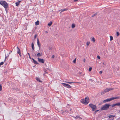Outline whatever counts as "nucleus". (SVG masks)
Returning a JSON list of instances; mask_svg holds the SVG:
<instances>
[{
  "mask_svg": "<svg viewBox=\"0 0 120 120\" xmlns=\"http://www.w3.org/2000/svg\"><path fill=\"white\" fill-rule=\"evenodd\" d=\"M32 60H33V61H34V60L33 58H32Z\"/></svg>",
  "mask_w": 120,
  "mask_h": 120,
  "instance_id": "obj_48",
  "label": "nucleus"
},
{
  "mask_svg": "<svg viewBox=\"0 0 120 120\" xmlns=\"http://www.w3.org/2000/svg\"><path fill=\"white\" fill-rule=\"evenodd\" d=\"M77 116H76L75 118H77Z\"/></svg>",
  "mask_w": 120,
  "mask_h": 120,
  "instance_id": "obj_51",
  "label": "nucleus"
},
{
  "mask_svg": "<svg viewBox=\"0 0 120 120\" xmlns=\"http://www.w3.org/2000/svg\"><path fill=\"white\" fill-rule=\"evenodd\" d=\"M38 60L39 62L40 63H44V60L43 59H41L39 58H38Z\"/></svg>",
  "mask_w": 120,
  "mask_h": 120,
  "instance_id": "obj_7",
  "label": "nucleus"
},
{
  "mask_svg": "<svg viewBox=\"0 0 120 120\" xmlns=\"http://www.w3.org/2000/svg\"><path fill=\"white\" fill-rule=\"evenodd\" d=\"M116 106H117V104L116 103L115 104H113L112 105V107H113Z\"/></svg>",
  "mask_w": 120,
  "mask_h": 120,
  "instance_id": "obj_23",
  "label": "nucleus"
},
{
  "mask_svg": "<svg viewBox=\"0 0 120 120\" xmlns=\"http://www.w3.org/2000/svg\"><path fill=\"white\" fill-rule=\"evenodd\" d=\"M102 72V71H100L99 73L100 74H101Z\"/></svg>",
  "mask_w": 120,
  "mask_h": 120,
  "instance_id": "obj_39",
  "label": "nucleus"
},
{
  "mask_svg": "<svg viewBox=\"0 0 120 120\" xmlns=\"http://www.w3.org/2000/svg\"><path fill=\"white\" fill-rule=\"evenodd\" d=\"M75 25L74 24H72L71 25V27L72 28H74L75 27Z\"/></svg>",
  "mask_w": 120,
  "mask_h": 120,
  "instance_id": "obj_21",
  "label": "nucleus"
},
{
  "mask_svg": "<svg viewBox=\"0 0 120 120\" xmlns=\"http://www.w3.org/2000/svg\"><path fill=\"white\" fill-rule=\"evenodd\" d=\"M90 42H87V43H86V45H87V46H88L90 43Z\"/></svg>",
  "mask_w": 120,
  "mask_h": 120,
  "instance_id": "obj_28",
  "label": "nucleus"
},
{
  "mask_svg": "<svg viewBox=\"0 0 120 120\" xmlns=\"http://www.w3.org/2000/svg\"><path fill=\"white\" fill-rule=\"evenodd\" d=\"M65 112L66 113H67V112H69V110H66L64 111V112H62V114L63 115H65V114H64V112Z\"/></svg>",
  "mask_w": 120,
  "mask_h": 120,
  "instance_id": "obj_11",
  "label": "nucleus"
},
{
  "mask_svg": "<svg viewBox=\"0 0 120 120\" xmlns=\"http://www.w3.org/2000/svg\"><path fill=\"white\" fill-rule=\"evenodd\" d=\"M37 56L38 57V58H39L42 55V53H38L37 55Z\"/></svg>",
  "mask_w": 120,
  "mask_h": 120,
  "instance_id": "obj_14",
  "label": "nucleus"
},
{
  "mask_svg": "<svg viewBox=\"0 0 120 120\" xmlns=\"http://www.w3.org/2000/svg\"><path fill=\"white\" fill-rule=\"evenodd\" d=\"M76 58H75L73 61V62L74 63H76Z\"/></svg>",
  "mask_w": 120,
  "mask_h": 120,
  "instance_id": "obj_30",
  "label": "nucleus"
},
{
  "mask_svg": "<svg viewBox=\"0 0 120 120\" xmlns=\"http://www.w3.org/2000/svg\"><path fill=\"white\" fill-rule=\"evenodd\" d=\"M68 10V9L66 8L65 9H63H63H61V10H60V11H61L60 13H61V12H62L63 11H65L67 10Z\"/></svg>",
  "mask_w": 120,
  "mask_h": 120,
  "instance_id": "obj_18",
  "label": "nucleus"
},
{
  "mask_svg": "<svg viewBox=\"0 0 120 120\" xmlns=\"http://www.w3.org/2000/svg\"><path fill=\"white\" fill-rule=\"evenodd\" d=\"M4 64L3 62H2L0 63V66L1 65H3Z\"/></svg>",
  "mask_w": 120,
  "mask_h": 120,
  "instance_id": "obj_32",
  "label": "nucleus"
},
{
  "mask_svg": "<svg viewBox=\"0 0 120 120\" xmlns=\"http://www.w3.org/2000/svg\"><path fill=\"white\" fill-rule=\"evenodd\" d=\"M119 112H120V110L119 111Z\"/></svg>",
  "mask_w": 120,
  "mask_h": 120,
  "instance_id": "obj_54",
  "label": "nucleus"
},
{
  "mask_svg": "<svg viewBox=\"0 0 120 120\" xmlns=\"http://www.w3.org/2000/svg\"><path fill=\"white\" fill-rule=\"evenodd\" d=\"M28 55L29 56H30V54H29V53H28Z\"/></svg>",
  "mask_w": 120,
  "mask_h": 120,
  "instance_id": "obj_47",
  "label": "nucleus"
},
{
  "mask_svg": "<svg viewBox=\"0 0 120 120\" xmlns=\"http://www.w3.org/2000/svg\"><path fill=\"white\" fill-rule=\"evenodd\" d=\"M52 23V22H50V23H48V25L49 26H50L51 25Z\"/></svg>",
  "mask_w": 120,
  "mask_h": 120,
  "instance_id": "obj_24",
  "label": "nucleus"
},
{
  "mask_svg": "<svg viewBox=\"0 0 120 120\" xmlns=\"http://www.w3.org/2000/svg\"><path fill=\"white\" fill-rule=\"evenodd\" d=\"M111 105L108 104H105L101 108V109L102 110H107L109 108V107Z\"/></svg>",
  "mask_w": 120,
  "mask_h": 120,
  "instance_id": "obj_2",
  "label": "nucleus"
},
{
  "mask_svg": "<svg viewBox=\"0 0 120 120\" xmlns=\"http://www.w3.org/2000/svg\"><path fill=\"white\" fill-rule=\"evenodd\" d=\"M102 65H105V64H104V63H102Z\"/></svg>",
  "mask_w": 120,
  "mask_h": 120,
  "instance_id": "obj_46",
  "label": "nucleus"
},
{
  "mask_svg": "<svg viewBox=\"0 0 120 120\" xmlns=\"http://www.w3.org/2000/svg\"><path fill=\"white\" fill-rule=\"evenodd\" d=\"M52 49V47H49V49L50 50H51Z\"/></svg>",
  "mask_w": 120,
  "mask_h": 120,
  "instance_id": "obj_40",
  "label": "nucleus"
},
{
  "mask_svg": "<svg viewBox=\"0 0 120 120\" xmlns=\"http://www.w3.org/2000/svg\"><path fill=\"white\" fill-rule=\"evenodd\" d=\"M37 43L38 46L39 48V49H40V48L41 47V44L39 42L38 38H37Z\"/></svg>",
  "mask_w": 120,
  "mask_h": 120,
  "instance_id": "obj_8",
  "label": "nucleus"
},
{
  "mask_svg": "<svg viewBox=\"0 0 120 120\" xmlns=\"http://www.w3.org/2000/svg\"><path fill=\"white\" fill-rule=\"evenodd\" d=\"M34 63L35 64H38V63L35 60H34L33 61Z\"/></svg>",
  "mask_w": 120,
  "mask_h": 120,
  "instance_id": "obj_25",
  "label": "nucleus"
},
{
  "mask_svg": "<svg viewBox=\"0 0 120 120\" xmlns=\"http://www.w3.org/2000/svg\"><path fill=\"white\" fill-rule=\"evenodd\" d=\"M55 56L54 55H52V58H54Z\"/></svg>",
  "mask_w": 120,
  "mask_h": 120,
  "instance_id": "obj_42",
  "label": "nucleus"
},
{
  "mask_svg": "<svg viewBox=\"0 0 120 120\" xmlns=\"http://www.w3.org/2000/svg\"><path fill=\"white\" fill-rule=\"evenodd\" d=\"M81 102L85 105L87 104L89 102V98L88 97H86L85 99H83L81 101Z\"/></svg>",
  "mask_w": 120,
  "mask_h": 120,
  "instance_id": "obj_1",
  "label": "nucleus"
},
{
  "mask_svg": "<svg viewBox=\"0 0 120 120\" xmlns=\"http://www.w3.org/2000/svg\"><path fill=\"white\" fill-rule=\"evenodd\" d=\"M0 4L3 6L5 8H7L8 6V4L5 1H0Z\"/></svg>",
  "mask_w": 120,
  "mask_h": 120,
  "instance_id": "obj_3",
  "label": "nucleus"
},
{
  "mask_svg": "<svg viewBox=\"0 0 120 120\" xmlns=\"http://www.w3.org/2000/svg\"><path fill=\"white\" fill-rule=\"evenodd\" d=\"M97 14V13H96L95 14L93 15H92V16L93 17L94 16H95V15H96Z\"/></svg>",
  "mask_w": 120,
  "mask_h": 120,
  "instance_id": "obj_35",
  "label": "nucleus"
},
{
  "mask_svg": "<svg viewBox=\"0 0 120 120\" xmlns=\"http://www.w3.org/2000/svg\"><path fill=\"white\" fill-rule=\"evenodd\" d=\"M92 69V68L91 67H90L89 68V71H91Z\"/></svg>",
  "mask_w": 120,
  "mask_h": 120,
  "instance_id": "obj_31",
  "label": "nucleus"
},
{
  "mask_svg": "<svg viewBox=\"0 0 120 120\" xmlns=\"http://www.w3.org/2000/svg\"><path fill=\"white\" fill-rule=\"evenodd\" d=\"M17 48L18 50L17 52L19 54L20 56H21V55L20 49L18 47H17Z\"/></svg>",
  "mask_w": 120,
  "mask_h": 120,
  "instance_id": "obj_9",
  "label": "nucleus"
},
{
  "mask_svg": "<svg viewBox=\"0 0 120 120\" xmlns=\"http://www.w3.org/2000/svg\"><path fill=\"white\" fill-rule=\"evenodd\" d=\"M71 109H70V110L71 111Z\"/></svg>",
  "mask_w": 120,
  "mask_h": 120,
  "instance_id": "obj_53",
  "label": "nucleus"
},
{
  "mask_svg": "<svg viewBox=\"0 0 120 120\" xmlns=\"http://www.w3.org/2000/svg\"><path fill=\"white\" fill-rule=\"evenodd\" d=\"M78 0H74V1L75 2H76V1H78Z\"/></svg>",
  "mask_w": 120,
  "mask_h": 120,
  "instance_id": "obj_44",
  "label": "nucleus"
},
{
  "mask_svg": "<svg viewBox=\"0 0 120 120\" xmlns=\"http://www.w3.org/2000/svg\"><path fill=\"white\" fill-rule=\"evenodd\" d=\"M31 46L32 47V51L33 52L34 51V43H33L31 44Z\"/></svg>",
  "mask_w": 120,
  "mask_h": 120,
  "instance_id": "obj_12",
  "label": "nucleus"
},
{
  "mask_svg": "<svg viewBox=\"0 0 120 120\" xmlns=\"http://www.w3.org/2000/svg\"><path fill=\"white\" fill-rule=\"evenodd\" d=\"M83 61L84 62H85L86 61V59H84L83 60Z\"/></svg>",
  "mask_w": 120,
  "mask_h": 120,
  "instance_id": "obj_41",
  "label": "nucleus"
},
{
  "mask_svg": "<svg viewBox=\"0 0 120 120\" xmlns=\"http://www.w3.org/2000/svg\"><path fill=\"white\" fill-rule=\"evenodd\" d=\"M110 41H112V40H113V37H112V36H110Z\"/></svg>",
  "mask_w": 120,
  "mask_h": 120,
  "instance_id": "obj_26",
  "label": "nucleus"
},
{
  "mask_svg": "<svg viewBox=\"0 0 120 120\" xmlns=\"http://www.w3.org/2000/svg\"><path fill=\"white\" fill-rule=\"evenodd\" d=\"M36 79L37 81H38L39 82H42L40 80V79L39 78L37 77L36 78Z\"/></svg>",
  "mask_w": 120,
  "mask_h": 120,
  "instance_id": "obj_19",
  "label": "nucleus"
},
{
  "mask_svg": "<svg viewBox=\"0 0 120 120\" xmlns=\"http://www.w3.org/2000/svg\"><path fill=\"white\" fill-rule=\"evenodd\" d=\"M114 89L113 88H106L105 89V90H112Z\"/></svg>",
  "mask_w": 120,
  "mask_h": 120,
  "instance_id": "obj_16",
  "label": "nucleus"
},
{
  "mask_svg": "<svg viewBox=\"0 0 120 120\" xmlns=\"http://www.w3.org/2000/svg\"><path fill=\"white\" fill-rule=\"evenodd\" d=\"M64 82H67V83H69V84H71V83H75V82H66L65 81ZM75 83H79L80 84H81V82H75Z\"/></svg>",
  "mask_w": 120,
  "mask_h": 120,
  "instance_id": "obj_15",
  "label": "nucleus"
},
{
  "mask_svg": "<svg viewBox=\"0 0 120 120\" xmlns=\"http://www.w3.org/2000/svg\"><path fill=\"white\" fill-rule=\"evenodd\" d=\"M21 2L20 1H19L18 2L16 3V6H18Z\"/></svg>",
  "mask_w": 120,
  "mask_h": 120,
  "instance_id": "obj_17",
  "label": "nucleus"
},
{
  "mask_svg": "<svg viewBox=\"0 0 120 120\" xmlns=\"http://www.w3.org/2000/svg\"><path fill=\"white\" fill-rule=\"evenodd\" d=\"M91 40V41H93V42H94L95 41V40L94 37H93L92 38Z\"/></svg>",
  "mask_w": 120,
  "mask_h": 120,
  "instance_id": "obj_22",
  "label": "nucleus"
},
{
  "mask_svg": "<svg viewBox=\"0 0 120 120\" xmlns=\"http://www.w3.org/2000/svg\"><path fill=\"white\" fill-rule=\"evenodd\" d=\"M117 35V36H118L119 35V33L118 32H116Z\"/></svg>",
  "mask_w": 120,
  "mask_h": 120,
  "instance_id": "obj_34",
  "label": "nucleus"
},
{
  "mask_svg": "<svg viewBox=\"0 0 120 120\" xmlns=\"http://www.w3.org/2000/svg\"><path fill=\"white\" fill-rule=\"evenodd\" d=\"M12 52V51H11V52Z\"/></svg>",
  "mask_w": 120,
  "mask_h": 120,
  "instance_id": "obj_55",
  "label": "nucleus"
},
{
  "mask_svg": "<svg viewBox=\"0 0 120 120\" xmlns=\"http://www.w3.org/2000/svg\"><path fill=\"white\" fill-rule=\"evenodd\" d=\"M39 21L38 20L37 22H35V25H39Z\"/></svg>",
  "mask_w": 120,
  "mask_h": 120,
  "instance_id": "obj_20",
  "label": "nucleus"
},
{
  "mask_svg": "<svg viewBox=\"0 0 120 120\" xmlns=\"http://www.w3.org/2000/svg\"><path fill=\"white\" fill-rule=\"evenodd\" d=\"M62 84L63 86L67 88H70L71 87V86L68 84L65 83H62Z\"/></svg>",
  "mask_w": 120,
  "mask_h": 120,
  "instance_id": "obj_6",
  "label": "nucleus"
},
{
  "mask_svg": "<svg viewBox=\"0 0 120 120\" xmlns=\"http://www.w3.org/2000/svg\"><path fill=\"white\" fill-rule=\"evenodd\" d=\"M99 110H96L95 111V112H94V114H95L96 112H98V111H99Z\"/></svg>",
  "mask_w": 120,
  "mask_h": 120,
  "instance_id": "obj_33",
  "label": "nucleus"
},
{
  "mask_svg": "<svg viewBox=\"0 0 120 120\" xmlns=\"http://www.w3.org/2000/svg\"><path fill=\"white\" fill-rule=\"evenodd\" d=\"M10 53H9V54H10Z\"/></svg>",
  "mask_w": 120,
  "mask_h": 120,
  "instance_id": "obj_52",
  "label": "nucleus"
},
{
  "mask_svg": "<svg viewBox=\"0 0 120 120\" xmlns=\"http://www.w3.org/2000/svg\"><path fill=\"white\" fill-rule=\"evenodd\" d=\"M5 60H6V58H7L8 56H8H6V55H5Z\"/></svg>",
  "mask_w": 120,
  "mask_h": 120,
  "instance_id": "obj_37",
  "label": "nucleus"
},
{
  "mask_svg": "<svg viewBox=\"0 0 120 120\" xmlns=\"http://www.w3.org/2000/svg\"><path fill=\"white\" fill-rule=\"evenodd\" d=\"M2 89V86L1 85H0V90H1Z\"/></svg>",
  "mask_w": 120,
  "mask_h": 120,
  "instance_id": "obj_36",
  "label": "nucleus"
},
{
  "mask_svg": "<svg viewBox=\"0 0 120 120\" xmlns=\"http://www.w3.org/2000/svg\"><path fill=\"white\" fill-rule=\"evenodd\" d=\"M46 33H47V31H46Z\"/></svg>",
  "mask_w": 120,
  "mask_h": 120,
  "instance_id": "obj_50",
  "label": "nucleus"
},
{
  "mask_svg": "<svg viewBox=\"0 0 120 120\" xmlns=\"http://www.w3.org/2000/svg\"><path fill=\"white\" fill-rule=\"evenodd\" d=\"M37 34H35L34 37V39H35L37 37Z\"/></svg>",
  "mask_w": 120,
  "mask_h": 120,
  "instance_id": "obj_27",
  "label": "nucleus"
},
{
  "mask_svg": "<svg viewBox=\"0 0 120 120\" xmlns=\"http://www.w3.org/2000/svg\"><path fill=\"white\" fill-rule=\"evenodd\" d=\"M109 90H103L101 93V95H102L103 94H105L106 92H108Z\"/></svg>",
  "mask_w": 120,
  "mask_h": 120,
  "instance_id": "obj_10",
  "label": "nucleus"
},
{
  "mask_svg": "<svg viewBox=\"0 0 120 120\" xmlns=\"http://www.w3.org/2000/svg\"><path fill=\"white\" fill-rule=\"evenodd\" d=\"M89 105L90 107L92 109V110L93 111H94L97 109V108L96 105L90 104Z\"/></svg>",
  "mask_w": 120,
  "mask_h": 120,
  "instance_id": "obj_5",
  "label": "nucleus"
},
{
  "mask_svg": "<svg viewBox=\"0 0 120 120\" xmlns=\"http://www.w3.org/2000/svg\"><path fill=\"white\" fill-rule=\"evenodd\" d=\"M43 89H43V88H42V87H41L40 89V90H43Z\"/></svg>",
  "mask_w": 120,
  "mask_h": 120,
  "instance_id": "obj_43",
  "label": "nucleus"
},
{
  "mask_svg": "<svg viewBox=\"0 0 120 120\" xmlns=\"http://www.w3.org/2000/svg\"><path fill=\"white\" fill-rule=\"evenodd\" d=\"M97 58L98 59H100V56H97Z\"/></svg>",
  "mask_w": 120,
  "mask_h": 120,
  "instance_id": "obj_38",
  "label": "nucleus"
},
{
  "mask_svg": "<svg viewBox=\"0 0 120 120\" xmlns=\"http://www.w3.org/2000/svg\"><path fill=\"white\" fill-rule=\"evenodd\" d=\"M119 98L117 97H112L110 98H108L106 100H104L103 101L104 103H105L106 102H109L111 101L112 100L115 99Z\"/></svg>",
  "mask_w": 120,
  "mask_h": 120,
  "instance_id": "obj_4",
  "label": "nucleus"
},
{
  "mask_svg": "<svg viewBox=\"0 0 120 120\" xmlns=\"http://www.w3.org/2000/svg\"><path fill=\"white\" fill-rule=\"evenodd\" d=\"M78 117L79 118H80V117L79 116Z\"/></svg>",
  "mask_w": 120,
  "mask_h": 120,
  "instance_id": "obj_49",
  "label": "nucleus"
},
{
  "mask_svg": "<svg viewBox=\"0 0 120 120\" xmlns=\"http://www.w3.org/2000/svg\"><path fill=\"white\" fill-rule=\"evenodd\" d=\"M117 106H120V102H118L116 103Z\"/></svg>",
  "mask_w": 120,
  "mask_h": 120,
  "instance_id": "obj_29",
  "label": "nucleus"
},
{
  "mask_svg": "<svg viewBox=\"0 0 120 120\" xmlns=\"http://www.w3.org/2000/svg\"><path fill=\"white\" fill-rule=\"evenodd\" d=\"M29 56V58H30V59H31V57H30V56Z\"/></svg>",
  "mask_w": 120,
  "mask_h": 120,
  "instance_id": "obj_45",
  "label": "nucleus"
},
{
  "mask_svg": "<svg viewBox=\"0 0 120 120\" xmlns=\"http://www.w3.org/2000/svg\"><path fill=\"white\" fill-rule=\"evenodd\" d=\"M115 116H113L112 115H110L109 116V118H111L112 120L114 119V118L113 117Z\"/></svg>",
  "mask_w": 120,
  "mask_h": 120,
  "instance_id": "obj_13",
  "label": "nucleus"
}]
</instances>
